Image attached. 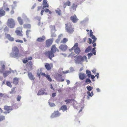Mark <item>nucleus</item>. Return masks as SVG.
Returning <instances> with one entry per match:
<instances>
[{
  "label": "nucleus",
  "instance_id": "10",
  "mask_svg": "<svg viewBox=\"0 0 127 127\" xmlns=\"http://www.w3.org/2000/svg\"><path fill=\"white\" fill-rule=\"evenodd\" d=\"M61 115V113L58 111H55L52 114L51 117V118H54L59 116Z\"/></svg>",
  "mask_w": 127,
  "mask_h": 127
},
{
  "label": "nucleus",
  "instance_id": "45",
  "mask_svg": "<svg viewBox=\"0 0 127 127\" xmlns=\"http://www.w3.org/2000/svg\"><path fill=\"white\" fill-rule=\"evenodd\" d=\"M15 41L16 42H20L21 43H23V41L21 40H15Z\"/></svg>",
  "mask_w": 127,
  "mask_h": 127
},
{
  "label": "nucleus",
  "instance_id": "54",
  "mask_svg": "<svg viewBox=\"0 0 127 127\" xmlns=\"http://www.w3.org/2000/svg\"><path fill=\"white\" fill-rule=\"evenodd\" d=\"M70 71L69 70H67L66 72L64 71H63L62 72L64 74H65L66 73H69Z\"/></svg>",
  "mask_w": 127,
  "mask_h": 127
},
{
  "label": "nucleus",
  "instance_id": "33",
  "mask_svg": "<svg viewBox=\"0 0 127 127\" xmlns=\"http://www.w3.org/2000/svg\"><path fill=\"white\" fill-rule=\"evenodd\" d=\"M45 77L50 82H51L52 81V79L51 78L50 75H46Z\"/></svg>",
  "mask_w": 127,
  "mask_h": 127
},
{
  "label": "nucleus",
  "instance_id": "7",
  "mask_svg": "<svg viewBox=\"0 0 127 127\" xmlns=\"http://www.w3.org/2000/svg\"><path fill=\"white\" fill-rule=\"evenodd\" d=\"M0 64L1 67L0 68V72L3 73L4 71L5 68V62L4 61H0Z\"/></svg>",
  "mask_w": 127,
  "mask_h": 127
},
{
  "label": "nucleus",
  "instance_id": "59",
  "mask_svg": "<svg viewBox=\"0 0 127 127\" xmlns=\"http://www.w3.org/2000/svg\"><path fill=\"white\" fill-rule=\"evenodd\" d=\"M56 96V93H53L52 94V96L53 97H54Z\"/></svg>",
  "mask_w": 127,
  "mask_h": 127
},
{
  "label": "nucleus",
  "instance_id": "27",
  "mask_svg": "<svg viewBox=\"0 0 127 127\" xmlns=\"http://www.w3.org/2000/svg\"><path fill=\"white\" fill-rule=\"evenodd\" d=\"M76 101L75 100H74V99H67L65 101V102L66 103H72V102H71L72 101Z\"/></svg>",
  "mask_w": 127,
  "mask_h": 127
},
{
  "label": "nucleus",
  "instance_id": "52",
  "mask_svg": "<svg viewBox=\"0 0 127 127\" xmlns=\"http://www.w3.org/2000/svg\"><path fill=\"white\" fill-rule=\"evenodd\" d=\"M70 71L71 72H72L74 71V68L72 67H70Z\"/></svg>",
  "mask_w": 127,
  "mask_h": 127
},
{
  "label": "nucleus",
  "instance_id": "19",
  "mask_svg": "<svg viewBox=\"0 0 127 127\" xmlns=\"http://www.w3.org/2000/svg\"><path fill=\"white\" fill-rule=\"evenodd\" d=\"M45 39V37L43 36L42 37L38 38L37 39V41L39 42H42Z\"/></svg>",
  "mask_w": 127,
  "mask_h": 127
},
{
  "label": "nucleus",
  "instance_id": "53",
  "mask_svg": "<svg viewBox=\"0 0 127 127\" xmlns=\"http://www.w3.org/2000/svg\"><path fill=\"white\" fill-rule=\"evenodd\" d=\"M93 32L91 30H90V36L93 35Z\"/></svg>",
  "mask_w": 127,
  "mask_h": 127
},
{
  "label": "nucleus",
  "instance_id": "20",
  "mask_svg": "<svg viewBox=\"0 0 127 127\" xmlns=\"http://www.w3.org/2000/svg\"><path fill=\"white\" fill-rule=\"evenodd\" d=\"M19 79V78L17 77L14 78L13 80V83L15 85L17 84L18 83V81Z\"/></svg>",
  "mask_w": 127,
  "mask_h": 127
},
{
  "label": "nucleus",
  "instance_id": "58",
  "mask_svg": "<svg viewBox=\"0 0 127 127\" xmlns=\"http://www.w3.org/2000/svg\"><path fill=\"white\" fill-rule=\"evenodd\" d=\"M28 60H24L23 61V63L25 64L28 62Z\"/></svg>",
  "mask_w": 127,
  "mask_h": 127
},
{
  "label": "nucleus",
  "instance_id": "22",
  "mask_svg": "<svg viewBox=\"0 0 127 127\" xmlns=\"http://www.w3.org/2000/svg\"><path fill=\"white\" fill-rule=\"evenodd\" d=\"M4 109L5 110L8 111L13 110L12 108L11 107L7 106H5L4 107Z\"/></svg>",
  "mask_w": 127,
  "mask_h": 127
},
{
  "label": "nucleus",
  "instance_id": "64",
  "mask_svg": "<svg viewBox=\"0 0 127 127\" xmlns=\"http://www.w3.org/2000/svg\"><path fill=\"white\" fill-rule=\"evenodd\" d=\"M49 10L48 9H45L44 11L46 12H47L49 11Z\"/></svg>",
  "mask_w": 127,
  "mask_h": 127
},
{
  "label": "nucleus",
  "instance_id": "43",
  "mask_svg": "<svg viewBox=\"0 0 127 127\" xmlns=\"http://www.w3.org/2000/svg\"><path fill=\"white\" fill-rule=\"evenodd\" d=\"M5 119L4 116H0V122L1 121Z\"/></svg>",
  "mask_w": 127,
  "mask_h": 127
},
{
  "label": "nucleus",
  "instance_id": "62",
  "mask_svg": "<svg viewBox=\"0 0 127 127\" xmlns=\"http://www.w3.org/2000/svg\"><path fill=\"white\" fill-rule=\"evenodd\" d=\"M89 40V43L90 44H91L92 42V40L90 38H89L88 39Z\"/></svg>",
  "mask_w": 127,
  "mask_h": 127
},
{
  "label": "nucleus",
  "instance_id": "3",
  "mask_svg": "<svg viewBox=\"0 0 127 127\" xmlns=\"http://www.w3.org/2000/svg\"><path fill=\"white\" fill-rule=\"evenodd\" d=\"M73 50H74V51L78 55L80 52L81 51L80 49L78 47V44L76 43H75L71 49H70V51Z\"/></svg>",
  "mask_w": 127,
  "mask_h": 127
},
{
  "label": "nucleus",
  "instance_id": "21",
  "mask_svg": "<svg viewBox=\"0 0 127 127\" xmlns=\"http://www.w3.org/2000/svg\"><path fill=\"white\" fill-rule=\"evenodd\" d=\"M60 109L63 110V112H64L67 110V108L66 105H63L61 107Z\"/></svg>",
  "mask_w": 127,
  "mask_h": 127
},
{
  "label": "nucleus",
  "instance_id": "23",
  "mask_svg": "<svg viewBox=\"0 0 127 127\" xmlns=\"http://www.w3.org/2000/svg\"><path fill=\"white\" fill-rule=\"evenodd\" d=\"M17 20L18 22L20 25H22L23 23V20L21 19V17H18L17 18Z\"/></svg>",
  "mask_w": 127,
  "mask_h": 127
},
{
  "label": "nucleus",
  "instance_id": "9",
  "mask_svg": "<svg viewBox=\"0 0 127 127\" xmlns=\"http://www.w3.org/2000/svg\"><path fill=\"white\" fill-rule=\"evenodd\" d=\"M53 67V64L52 63L50 64L48 63H46L45 64V67L48 70H49L51 69V68Z\"/></svg>",
  "mask_w": 127,
  "mask_h": 127
},
{
  "label": "nucleus",
  "instance_id": "15",
  "mask_svg": "<svg viewBox=\"0 0 127 127\" xmlns=\"http://www.w3.org/2000/svg\"><path fill=\"white\" fill-rule=\"evenodd\" d=\"M70 18L71 20L74 23L76 22L78 20L75 15L71 16L70 17Z\"/></svg>",
  "mask_w": 127,
  "mask_h": 127
},
{
  "label": "nucleus",
  "instance_id": "5",
  "mask_svg": "<svg viewBox=\"0 0 127 127\" xmlns=\"http://www.w3.org/2000/svg\"><path fill=\"white\" fill-rule=\"evenodd\" d=\"M66 29L68 32L69 33H72L74 31L72 25L69 23L65 24Z\"/></svg>",
  "mask_w": 127,
  "mask_h": 127
},
{
  "label": "nucleus",
  "instance_id": "12",
  "mask_svg": "<svg viewBox=\"0 0 127 127\" xmlns=\"http://www.w3.org/2000/svg\"><path fill=\"white\" fill-rule=\"evenodd\" d=\"M59 49L63 51H65L67 49V46L65 44H62L59 47Z\"/></svg>",
  "mask_w": 127,
  "mask_h": 127
},
{
  "label": "nucleus",
  "instance_id": "55",
  "mask_svg": "<svg viewBox=\"0 0 127 127\" xmlns=\"http://www.w3.org/2000/svg\"><path fill=\"white\" fill-rule=\"evenodd\" d=\"M75 54L73 53H72L71 54H70L68 56V57H70L72 56H74Z\"/></svg>",
  "mask_w": 127,
  "mask_h": 127
},
{
  "label": "nucleus",
  "instance_id": "46",
  "mask_svg": "<svg viewBox=\"0 0 127 127\" xmlns=\"http://www.w3.org/2000/svg\"><path fill=\"white\" fill-rule=\"evenodd\" d=\"M56 12L59 15L60 14L61 11L58 9V10H56Z\"/></svg>",
  "mask_w": 127,
  "mask_h": 127
},
{
  "label": "nucleus",
  "instance_id": "28",
  "mask_svg": "<svg viewBox=\"0 0 127 127\" xmlns=\"http://www.w3.org/2000/svg\"><path fill=\"white\" fill-rule=\"evenodd\" d=\"M63 35L62 34H61L59 35L58 37V38L56 40V42L58 43H59V41L61 39V37H62Z\"/></svg>",
  "mask_w": 127,
  "mask_h": 127
},
{
  "label": "nucleus",
  "instance_id": "6",
  "mask_svg": "<svg viewBox=\"0 0 127 127\" xmlns=\"http://www.w3.org/2000/svg\"><path fill=\"white\" fill-rule=\"evenodd\" d=\"M54 53L51 51H48L45 52V54L46 56H48L50 59L51 60L52 58L54 56Z\"/></svg>",
  "mask_w": 127,
  "mask_h": 127
},
{
  "label": "nucleus",
  "instance_id": "36",
  "mask_svg": "<svg viewBox=\"0 0 127 127\" xmlns=\"http://www.w3.org/2000/svg\"><path fill=\"white\" fill-rule=\"evenodd\" d=\"M86 88L89 91H90L93 88L92 87L90 86H87Z\"/></svg>",
  "mask_w": 127,
  "mask_h": 127
},
{
  "label": "nucleus",
  "instance_id": "63",
  "mask_svg": "<svg viewBox=\"0 0 127 127\" xmlns=\"http://www.w3.org/2000/svg\"><path fill=\"white\" fill-rule=\"evenodd\" d=\"M16 6V5H15L14 6H13V5H12V9H14L15 8V7Z\"/></svg>",
  "mask_w": 127,
  "mask_h": 127
},
{
  "label": "nucleus",
  "instance_id": "61",
  "mask_svg": "<svg viewBox=\"0 0 127 127\" xmlns=\"http://www.w3.org/2000/svg\"><path fill=\"white\" fill-rule=\"evenodd\" d=\"M23 17L24 19H25L26 17H27L26 15L24 14H23Z\"/></svg>",
  "mask_w": 127,
  "mask_h": 127
},
{
  "label": "nucleus",
  "instance_id": "38",
  "mask_svg": "<svg viewBox=\"0 0 127 127\" xmlns=\"http://www.w3.org/2000/svg\"><path fill=\"white\" fill-rule=\"evenodd\" d=\"M9 31V28L6 26V27L4 29V32H7Z\"/></svg>",
  "mask_w": 127,
  "mask_h": 127
},
{
  "label": "nucleus",
  "instance_id": "16",
  "mask_svg": "<svg viewBox=\"0 0 127 127\" xmlns=\"http://www.w3.org/2000/svg\"><path fill=\"white\" fill-rule=\"evenodd\" d=\"M56 51L58 52H59V50L56 47L55 45H53L51 48V51L53 52V53H55Z\"/></svg>",
  "mask_w": 127,
  "mask_h": 127
},
{
  "label": "nucleus",
  "instance_id": "35",
  "mask_svg": "<svg viewBox=\"0 0 127 127\" xmlns=\"http://www.w3.org/2000/svg\"><path fill=\"white\" fill-rule=\"evenodd\" d=\"M68 41V39L66 38H64L63 40L61 41V43H65Z\"/></svg>",
  "mask_w": 127,
  "mask_h": 127
},
{
  "label": "nucleus",
  "instance_id": "14",
  "mask_svg": "<svg viewBox=\"0 0 127 127\" xmlns=\"http://www.w3.org/2000/svg\"><path fill=\"white\" fill-rule=\"evenodd\" d=\"M79 79L81 80H83L86 77V75L82 72L80 73L79 74Z\"/></svg>",
  "mask_w": 127,
  "mask_h": 127
},
{
  "label": "nucleus",
  "instance_id": "4",
  "mask_svg": "<svg viewBox=\"0 0 127 127\" xmlns=\"http://www.w3.org/2000/svg\"><path fill=\"white\" fill-rule=\"evenodd\" d=\"M7 25L9 27L12 28H14L15 26V22L13 19L9 18L8 20Z\"/></svg>",
  "mask_w": 127,
  "mask_h": 127
},
{
  "label": "nucleus",
  "instance_id": "32",
  "mask_svg": "<svg viewBox=\"0 0 127 127\" xmlns=\"http://www.w3.org/2000/svg\"><path fill=\"white\" fill-rule=\"evenodd\" d=\"M15 32L17 35L21 36H22V34L21 33L20 31L19 30H16L15 31Z\"/></svg>",
  "mask_w": 127,
  "mask_h": 127
},
{
  "label": "nucleus",
  "instance_id": "56",
  "mask_svg": "<svg viewBox=\"0 0 127 127\" xmlns=\"http://www.w3.org/2000/svg\"><path fill=\"white\" fill-rule=\"evenodd\" d=\"M61 78L60 79H58V81H60V82H63L64 81V79H62Z\"/></svg>",
  "mask_w": 127,
  "mask_h": 127
},
{
  "label": "nucleus",
  "instance_id": "60",
  "mask_svg": "<svg viewBox=\"0 0 127 127\" xmlns=\"http://www.w3.org/2000/svg\"><path fill=\"white\" fill-rule=\"evenodd\" d=\"M92 71L94 73H95L96 72V70L95 69H94L92 70Z\"/></svg>",
  "mask_w": 127,
  "mask_h": 127
},
{
  "label": "nucleus",
  "instance_id": "29",
  "mask_svg": "<svg viewBox=\"0 0 127 127\" xmlns=\"http://www.w3.org/2000/svg\"><path fill=\"white\" fill-rule=\"evenodd\" d=\"M91 46H89L85 50V52L86 53L89 52L91 50Z\"/></svg>",
  "mask_w": 127,
  "mask_h": 127
},
{
  "label": "nucleus",
  "instance_id": "48",
  "mask_svg": "<svg viewBox=\"0 0 127 127\" xmlns=\"http://www.w3.org/2000/svg\"><path fill=\"white\" fill-rule=\"evenodd\" d=\"M21 96H18L17 98V100L18 101H19L20 100V99H21Z\"/></svg>",
  "mask_w": 127,
  "mask_h": 127
},
{
  "label": "nucleus",
  "instance_id": "1",
  "mask_svg": "<svg viewBox=\"0 0 127 127\" xmlns=\"http://www.w3.org/2000/svg\"><path fill=\"white\" fill-rule=\"evenodd\" d=\"M74 61L76 64H81L82 63L85 61L86 62H88L87 58L85 55L82 56L79 55L74 56Z\"/></svg>",
  "mask_w": 127,
  "mask_h": 127
},
{
  "label": "nucleus",
  "instance_id": "47",
  "mask_svg": "<svg viewBox=\"0 0 127 127\" xmlns=\"http://www.w3.org/2000/svg\"><path fill=\"white\" fill-rule=\"evenodd\" d=\"M51 36L52 37H55L56 36V35L55 33L52 32L51 33Z\"/></svg>",
  "mask_w": 127,
  "mask_h": 127
},
{
  "label": "nucleus",
  "instance_id": "34",
  "mask_svg": "<svg viewBox=\"0 0 127 127\" xmlns=\"http://www.w3.org/2000/svg\"><path fill=\"white\" fill-rule=\"evenodd\" d=\"M71 2L69 0H67L66 2L64 3V5H67L68 6H70Z\"/></svg>",
  "mask_w": 127,
  "mask_h": 127
},
{
  "label": "nucleus",
  "instance_id": "24",
  "mask_svg": "<svg viewBox=\"0 0 127 127\" xmlns=\"http://www.w3.org/2000/svg\"><path fill=\"white\" fill-rule=\"evenodd\" d=\"M5 11L2 9L0 10V17H1L5 15Z\"/></svg>",
  "mask_w": 127,
  "mask_h": 127
},
{
  "label": "nucleus",
  "instance_id": "8",
  "mask_svg": "<svg viewBox=\"0 0 127 127\" xmlns=\"http://www.w3.org/2000/svg\"><path fill=\"white\" fill-rule=\"evenodd\" d=\"M53 39V38L50 39L46 41V45L47 47L50 46L52 43Z\"/></svg>",
  "mask_w": 127,
  "mask_h": 127
},
{
  "label": "nucleus",
  "instance_id": "13",
  "mask_svg": "<svg viewBox=\"0 0 127 127\" xmlns=\"http://www.w3.org/2000/svg\"><path fill=\"white\" fill-rule=\"evenodd\" d=\"M28 76L29 79L31 80H34L35 79L34 75L32 74L30 72H28Z\"/></svg>",
  "mask_w": 127,
  "mask_h": 127
},
{
  "label": "nucleus",
  "instance_id": "40",
  "mask_svg": "<svg viewBox=\"0 0 127 127\" xmlns=\"http://www.w3.org/2000/svg\"><path fill=\"white\" fill-rule=\"evenodd\" d=\"M93 54L92 53H90L87 54L88 56V59H89L90 58L92 55Z\"/></svg>",
  "mask_w": 127,
  "mask_h": 127
},
{
  "label": "nucleus",
  "instance_id": "50",
  "mask_svg": "<svg viewBox=\"0 0 127 127\" xmlns=\"http://www.w3.org/2000/svg\"><path fill=\"white\" fill-rule=\"evenodd\" d=\"M87 93L88 95L90 97H92V96L91 94L89 91H88Z\"/></svg>",
  "mask_w": 127,
  "mask_h": 127
},
{
  "label": "nucleus",
  "instance_id": "39",
  "mask_svg": "<svg viewBox=\"0 0 127 127\" xmlns=\"http://www.w3.org/2000/svg\"><path fill=\"white\" fill-rule=\"evenodd\" d=\"M49 103L50 106L51 107L55 106V104L53 103L49 102Z\"/></svg>",
  "mask_w": 127,
  "mask_h": 127
},
{
  "label": "nucleus",
  "instance_id": "31",
  "mask_svg": "<svg viewBox=\"0 0 127 127\" xmlns=\"http://www.w3.org/2000/svg\"><path fill=\"white\" fill-rule=\"evenodd\" d=\"M44 93V92L43 90H40L37 94V95L39 96L40 95H43Z\"/></svg>",
  "mask_w": 127,
  "mask_h": 127
},
{
  "label": "nucleus",
  "instance_id": "57",
  "mask_svg": "<svg viewBox=\"0 0 127 127\" xmlns=\"http://www.w3.org/2000/svg\"><path fill=\"white\" fill-rule=\"evenodd\" d=\"M96 74L97 75H96L95 76V77H97V79H98L99 78V73H96Z\"/></svg>",
  "mask_w": 127,
  "mask_h": 127
},
{
  "label": "nucleus",
  "instance_id": "2",
  "mask_svg": "<svg viewBox=\"0 0 127 127\" xmlns=\"http://www.w3.org/2000/svg\"><path fill=\"white\" fill-rule=\"evenodd\" d=\"M19 50L16 46L12 48V51L10 54V56L12 57L16 58L18 57Z\"/></svg>",
  "mask_w": 127,
  "mask_h": 127
},
{
  "label": "nucleus",
  "instance_id": "42",
  "mask_svg": "<svg viewBox=\"0 0 127 127\" xmlns=\"http://www.w3.org/2000/svg\"><path fill=\"white\" fill-rule=\"evenodd\" d=\"M90 37H91L92 39L93 40H96L97 38L96 37L93 35L90 36Z\"/></svg>",
  "mask_w": 127,
  "mask_h": 127
},
{
  "label": "nucleus",
  "instance_id": "44",
  "mask_svg": "<svg viewBox=\"0 0 127 127\" xmlns=\"http://www.w3.org/2000/svg\"><path fill=\"white\" fill-rule=\"evenodd\" d=\"M85 82L86 83L89 82L90 83H91L90 80L89 78H87L86 79Z\"/></svg>",
  "mask_w": 127,
  "mask_h": 127
},
{
  "label": "nucleus",
  "instance_id": "41",
  "mask_svg": "<svg viewBox=\"0 0 127 127\" xmlns=\"http://www.w3.org/2000/svg\"><path fill=\"white\" fill-rule=\"evenodd\" d=\"M31 31L30 30H27L26 32V35L27 36V37H29V32H30Z\"/></svg>",
  "mask_w": 127,
  "mask_h": 127
},
{
  "label": "nucleus",
  "instance_id": "11",
  "mask_svg": "<svg viewBox=\"0 0 127 127\" xmlns=\"http://www.w3.org/2000/svg\"><path fill=\"white\" fill-rule=\"evenodd\" d=\"M5 36L10 41H14V38L12 37L10 34L5 33Z\"/></svg>",
  "mask_w": 127,
  "mask_h": 127
},
{
  "label": "nucleus",
  "instance_id": "37",
  "mask_svg": "<svg viewBox=\"0 0 127 127\" xmlns=\"http://www.w3.org/2000/svg\"><path fill=\"white\" fill-rule=\"evenodd\" d=\"M6 84L7 85L10 87H12V85H11V83L9 81H7L6 82Z\"/></svg>",
  "mask_w": 127,
  "mask_h": 127
},
{
  "label": "nucleus",
  "instance_id": "26",
  "mask_svg": "<svg viewBox=\"0 0 127 127\" xmlns=\"http://www.w3.org/2000/svg\"><path fill=\"white\" fill-rule=\"evenodd\" d=\"M86 74H87V77L89 78L90 77L91 75V73L90 71L88 70H87L86 71Z\"/></svg>",
  "mask_w": 127,
  "mask_h": 127
},
{
  "label": "nucleus",
  "instance_id": "49",
  "mask_svg": "<svg viewBox=\"0 0 127 127\" xmlns=\"http://www.w3.org/2000/svg\"><path fill=\"white\" fill-rule=\"evenodd\" d=\"M88 19L87 18H85V19H84L83 21H82V22L83 23H85L88 20Z\"/></svg>",
  "mask_w": 127,
  "mask_h": 127
},
{
  "label": "nucleus",
  "instance_id": "17",
  "mask_svg": "<svg viewBox=\"0 0 127 127\" xmlns=\"http://www.w3.org/2000/svg\"><path fill=\"white\" fill-rule=\"evenodd\" d=\"M43 5L42 8L43 9H44L45 8L48 7L49 6V5L47 4V2L46 0H43Z\"/></svg>",
  "mask_w": 127,
  "mask_h": 127
},
{
  "label": "nucleus",
  "instance_id": "25",
  "mask_svg": "<svg viewBox=\"0 0 127 127\" xmlns=\"http://www.w3.org/2000/svg\"><path fill=\"white\" fill-rule=\"evenodd\" d=\"M77 5H75L74 4L73 5L71 6V9H72L73 11H75L76 10V9L77 7Z\"/></svg>",
  "mask_w": 127,
  "mask_h": 127
},
{
  "label": "nucleus",
  "instance_id": "30",
  "mask_svg": "<svg viewBox=\"0 0 127 127\" xmlns=\"http://www.w3.org/2000/svg\"><path fill=\"white\" fill-rule=\"evenodd\" d=\"M23 27L24 28H30L31 27V25L29 24H25L23 25Z\"/></svg>",
  "mask_w": 127,
  "mask_h": 127
},
{
  "label": "nucleus",
  "instance_id": "18",
  "mask_svg": "<svg viewBox=\"0 0 127 127\" xmlns=\"http://www.w3.org/2000/svg\"><path fill=\"white\" fill-rule=\"evenodd\" d=\"M2 73H3L4 77V78H6L11 73V71L8 70L5 71H4Z\"/></svg>",
  "mask_w": 127,
  "mask_h": 127
},
{
  "label": "nucleus",
  "instance_id": "51",
  "mask_svg": "<svg viewBox=\"0 0 127 127\" xmlns=\"http://www.w3.org/2000/svg\"><path fill=\"white\" fill-rule=\"evenodd\" d=\"M25 20H26L27 22H30V20L29 18H28L27 17H26Z\"/></svg>",
  "mask_w": 127,
  "mask_h": 127
}]
</instances>
